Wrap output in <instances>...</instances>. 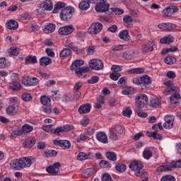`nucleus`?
I'll return each instance as SVG.
<instances>
[{"label":"nucleus","instance_id":"1","mask_svg":"<svg viewBox=\"0 0 181 181\" xmlns=\"http://www.w3.org/2000/svg\"><path fill=\"white\" fill-rule=\"evenodd\" d=\"M90 4H95V11L98 13L108 12L110 4L107 3V0H81L78 4L81 11H87L90 8Z\"/></svg>","mask_w":181,"mask_h":181},{"label":"nucleus","instance_id":"2","mask_svg":"<svg viewBox=\"0 0 181 181\" xmlns=\"http://www.w3.org/2000/svg\"><path fill=\"white\" fill-rule=\"evenodd\" d=\"M84 64V61L81 59H77L74 61V62L71 66V70H75L76 74L78 76V77H81L83 74H86V73H88L90 71V67L88 66H82Z\"/></svg>","mask_w":181,"mask_h":181},{"label":"nucleus","instance_id":"3","mask_svg":"<svg viewBox=\"0 0 181 181\" xmlns=\"http://www.w3.org/2000/svg\"><path fill=\"white\" fill-rule=\"evenodd\" d=\"M148 96L145 94H139L136 96V107L135 110H142L148 107Z\"/></svg>","mask_w":181,"mask_h":181},{"label":"nucleus","instance_id":"4","mask_svg":"<svg viewBox=\"0 0 181 181\" xmlns=\"http://www.w3.org/2000/svg\"><path fill=\"white\" fill-rule=\"evenodd\" d=\"M74 13V8L72 6H68L66 8H62L59 14V18L61 21L65 22H69L71 18H73V14Z\"/></svg>","mask_w":181,"mask_h":181},{"label":"nucleus","instance_id":"5","mask_svg":"<svg viewBox=\"0 0 181 181\" xmlns=\"http://www.w3.org/2000/svg\"><path fill=\"white\" fill-rule=\"evenodd\" d=\"M181 168V160L175 161L173 160L170 163V165H165L159 166L157 168L158 172H170L173 169Z\"/></svg>","mask_w":181,"mask_h":181},{"label":"nucleus","instance_id":"6","mask_svg":"<svg viewBox=\"0 0 181 181\" xmlns=\"http://www.w3.org/2000/svg\"><path fill=\"white\" fill-rule=\"evenodd\" d=\"M32 131H33V127L28 124H25L23 125L21 128H18L16 130H14L13 134L17 136H22V138H25V136H26V135L30 132H32Z\"/></svg>","mask_w":181,"mask_h":181},{"label":"nucleus","instance_id":"7","mask_svg":"<svg viewBox=\"0 0 181 181\" xmlns=\"http://www.w3.org/2000/svg\"><path fill=\"white\" fill-rule=\"evenodd\" d=\"M40 103L42 104V110L45 114H52V101L47 96H41Z\"/></svg>","mask_w":181,"mask_h":181},{"label":"nucleus","instance_id":"8","mask_svg":"<svg viewBox=\"0 0 181 181\" xmlns=\"http://www.w3.org/2000/svg\"><path fill=\"white\" fill-rule=\"evenodd\" d=\"M89 66L92 70H103L104 69V63L101 59H91L89 62Z\"/></svg>","mask_w":181,"mask_h":181},{"label":"nucleus","instance_id":"9","mask_svg":"<svg viewBox=\"0 0 181 181\" xmlns=\"http://www.w3.org/2000/svg\"><path fill=\"white\" fill-rule=\"evenodd\" d=\"M103 30V25L100 23H93L88 30L90 35H98Z\"/></svg>","mask_w":181,"mask_h":181},{"label":"nucleus","instance_id":"10","mask_svg":"<svg viewBox=\"0 0 181 181\" xmlns=\"http://www.w3.org/2000/svg\"><path fill=\"white\" fill-rule=\"evenodd\" d=\"M168 94L171 95L170 98L171 104H177V101L181 100L180 94H179V88H175L173 90L168 92Z\"/></svg>","mask_w":181,"mask_h":181},{"label":"nucleus","instance_id":"11","mask_svg":"<svg viewBox=\"0 0 181 181\" xmlns=\"http://www.w3.org/2000/svg\"><path fill=\"white\" fill-rule=\"evenodd\" d=\"M177 25L172 23H160L158 25V29L164 30L165 32H172V30L176 29Z\"/></svg>","mask_w":181,"mask_h":181},{"label":"nucleus","instance_id":"12","mask_svg":"<svg viewBox=\"0 0 181 181\" xmlns=\"http://www.w3.org/2000/svg\"><path fill=\"white\" fill-rule=\"evenodd\" d=\"M60 163H54L52 165H49L46 168V171L49 173V175H52V176L57 175L59 173V168H60Z\"/></svg>","mask_w":181,"mask_h":181},{"label":"nucleus","instance_id":"13","mask_svg":"<svg viewBox=\"0 0 181 181\" xmlns=\"http://www.w3.org/2000/svg\"><path fill=\"white\" fill-rule=\"evenodd\" d=\"M10 166L14 170H22V169H24L23 163L22 162L21 158L12 160L10 162Z\"/></svg>","mask_w":181,"mask_h":181},{"label":"nucleus","instance_id":"14","mask_svg":"<svg viewBox=\"0 0 181 181\" xmlns=\"http://www.w3.org/2000/svg\"><path fill=\"white\" fill-rule=\"evenodd\" d=\"M164 85L167 86V88L163 91L165 95H168L169 93L173 91L176 88H178L177 86H173V82L172 81H165Z\"/></svg>","mask_w":181,"mask_h":181},{"label":"nucleus","instance_id":"15","mask_svg":"<svg viewBox=\"0 0 181 181\" xmlns=\"http://www.w3.org/2000/svg\"><path fill=\"white\" fill-rule=\"evenodd\" d=\"M73 32H74V27H73V25H66L60 28L59 30V35L65 36L73 33Z\"/></svg>","mask_w":181,"mask_h":181},{"label":"nucleus","instance_id":"16","mask_svg":"<svg viewBox=\"0 0 181 181\" xmlns=\"http://www.w3.org/2000/svg\"><path fill=\"white\" fill-rule=\"evenodd\" d=\"M53 144L63 148V149H69L71 146V144L67 140H54Z\"/></svg>","mask_w":181,"mask_h":181},{"label":"nucleus","instance_id":"17","mask_svg":"<svg viewBox=\"0 0 181 181\" xmlns=\"http://www.w3.org/2000/svg\"><path fill=\"white\" fill-rule=\"evenodd\" d=\"M129 169L134 172H139L141 169L144 168V165L139 163L138 160L132 161L129 165Z\"/></svg>","mask_w":181,"mask_h":181},{"label":"nucleus","instance_id":"18","mask_svg":"<svg viewBox=\"0 0 181 181\" xmlns=\"http://www.w3.org/2000/svg\"><path fill=\"white\" fill-rule=\"evenodd\" d=\"M39 8L44 9V11H52L53 9V3L52 0H45V1L40 4Z\"/></svg>","mask_w":181,"mask_h":181},{"label":"nucleus","instance_id":"19","mask_svg":"<svg viewBox=\"0 0 181 181\" xmlns=\"http://www.w3.org/2000/svg\"><path fill=\"white\" fill-rule=\"evenodd\" d=\"M96 139L102 144H108V137L104 132H98L96 134Z\"/></svg>","mask_w":181,"mask_h":181},{"label":"nucleus","instance_id":"20","mask_svg":"<svg viewBox=\"0 0 181 181\" xmlns=\"http://www.w3.org/2000/svg\"><path fill=\"white\" fill-rule=\"evenodd\" d=\"M6 28L9 30H16L19 28V24L15 20H9L6 23Z\"/></svg>","mask_w":181,"mask_h":181},{"label":"nucleus","instance_id":"21","mask_svg":"<svg viewBox=\"0 0 181 181\" xmlns=\"http://www.w3.org/2000/svg\"><path fill=\"white\" fill-rule=\"evenodd\" d=\"M35 144H36V139L35 137H29L25 140L23 146V148H32L35 146Z\"/></svg>","mask_w":181,"mask_h":181},{"label":"nucleus","instance_id":"22","mask_svg":"<svg viewBox=\"0 0 181 181\" xmlns=\"http://www.w3.org/2000/svg\"><path fill=\"white\" fill-rule=\"evenodd\" d=\"M79 114H88L91 111V104L86 103L79 107L78 110Z\"/></svg>","mask_w":181,"mask_h":181},{"label":"nucleus","instance_id":"23","mask_svg":"<svg viewBox=\"0 0 181 181\" xmlns=\"http://www.w3.org/2000/svg\"><path fill=\"white\" fill-rule=\"evenodd\" d=\"M93 158H94L93 153L87 154L84 152H80L77 156L78 160H86L87 159H93Z\"/></svg>","mask_w":181,"mask_h":181},{"label":"nucleus","instance_id":"24","mask_svg":"<svg viewBox=\"0 0 181 181\" xmlns=\"http://www.w3.org/2000/svg\"><path fill=\"white\" fill-rule=\"evenodd\" d=\"M119 37L124 42H129L131 39V36L129 35V32L128 30H123L120 31L119 33Z\"/></svg>","mask_w":181,"mask_h":181},{"label":"nucleus","instance_id":"25","mask_svg":"<svg viewBox=\"0 0 181 181\" xmlns=\"http://www.w3.org/2000/svg\"><path fill=\"white\" fill-rule=\"evenodd\" d=\"M96 172L97 170L94 168H87L82 172V176L85 177V179H88L90 176H93Z\"/></svg>","mask_w":181,"mask_h":181},{"label":"nucleus","instance_id":"26","mask_svg":"<svg viewBox=\"0 0 181 181\" xmlns=\"http://www.w3.org/2000/svg\"><path fill=\"white\" fill-rule=\"evenodd\" d=\"M173 42H175V37H173L172 35H168L160 40L161 45H170V43H173Z\"/></svg>","mask_w":181,"mask_h":181},{"label":"nucleus","instance_id":"27","mask_svg":"<svg viewBox=\"0 0 181 181\" xmlns=\"http://www.w3.org/2000/svg\"><path fill=\"white\" fill-rule=\"evenodd\" d=\"M136 54L134 50H127L123 53L122 56L126 60H132V59H135Z\"/></svg>","mask_w":181,"mask_h":181},{"label":"nucleus","instance_id":"28","mask_svg":"<svg viewBox=\"0 0 181 181\" xmlns=\"http://www.w3.org/2000/svg\"><path fill=\"white\" fill-rule=\"evenodd\" d=\"M56 30V25L53 23H49L47 25H45V28L43 29L44 33H53V32Z\"/></svg>","mask_w":181,"mask_h":181},{"label":"nucleus","instance_id":"29","mask_svg":"<svg viewBox=\"0 0 181 181\" xmlns=\"http://www.w3.org/2000/svg\"><path fill=\"white\" fill-rule=\"evenodd\" d=\"M151 83H152V79L149 76L144 75L141 76V86L143 87H148Z\"/></svg>","mask_w":181,"mask_h":181},{"label":"nucleus","instance_id":"30","mask_svg":"<svg viewBox=\"0 0 181 181\" xmlns=\"http://www.w3.org/2000/svg\"><path fill=\"white\" fill-rule=\"evenodd\" d=\"M115 168L119 173H124L127 170V165L123 163H117Z\"/></svg>","mask_w":181,"mask_h":181},{"label":"nucleus","instance_id":"31","mask_svg":"<svg viewBox=\"0 0 181 181\" xmlns=\"http://www.w3.org/2000/svg\"><path fill=\"white\" fill-rule=\"evenodd\" d=\"M21 162L23 163V167L30 168L32 166V158L29 157H23L21 158Z\"/></svg>","mask_w":181,"mask_h":181},{"label":"nucleus","instance_id":"32","mask_svg":"<svg viewBox=\"0 0 181 181\" xmlns=\"http://www.w3.org/2000/svg\"><path fill=\"white\" fill-rule=\"evenodd\" d=\"M40 66L46 67L47 66H49V64H52V59L47 57H42L40 59Z\"/></svg>","mask_w":181,"mask_h":181},{"label":"nucleus","instance_id":"33","mask_svg":"<svg viewBox=\"0 0 181 181\" xmlns=\"http://www.w3.org/2000/svg\"><path fill=\"white\" fill-rule=\"evenodd\" d=\"M25 64H36L37 63V58L36 56L29 55L25 59Z\"/></svg>","mask_w":181,"mask_h":181},{"label":"nucleus","instance_id":"34","mask_svg":"<svg viewBox=\"0 0 181 181\" xmlns=\"http://www.w3.org/2000/svg\"><path fill=\"white\" fill-rule=\"evenodd\" d=\"M136 176L137 177H141L142 181H149L148 178V173L146 171H138L136 173Z\"/></svg>","mask_w":181,"mask_h":181},{"label":"nucleus","instance_id":"35","mask_svg":"<svg viewBox=\"0 0 181 181\" xmlns=\"http://www.w3.org/2000/svg\"><path fill=\"white\" fill-rule=\"evenodd\" d=\"M64 8H66V4L59 1L57 4H55L52 12L53 13H57L59 11H60V9H64Z\"/></svg>","mask_w":181,"mask_h":181},{"label":"nucleus","instance_id":"36","mask_svg":"<svg viewBox=\"0 0 181 181\" xmlns=\"http://www.w3.org/2000/svg\"><path fill=\"white\" fill-rule=\"evenodd\" d=\"M71 54V50L69 48H65L60 52L59 57L65 59V57H69Z\"/></svg>","mask_w":181,"mask_h":181},{"label":"nucleus","instance_id":"37","mask_svg":"<svg viewBox=\"0 0 181 181\" xmlns=\"http://www.w3.org/2000/svg\"><path fill=\"white\" fill-rule=\"evenodd\" d=\"M9 88L13 91H18V90L21 89V84L16 81H13L9 83Z\"/></svg>","mask_w":181,"mask_h":181},{"label":"nucleus","instance_id":"38","mask_svg":"<svg viewBox=\"0 0 181 181\" xmlns=\"http://www.w3.org/2000/svg\"><path fill=\"white\" fill-rule=\"evenodd\" d=\"M162 103V100H160L159 98H153L151 100L150 105L153 108H158L159 105H160Z\"/></svg>","mask_w":181,"mask_h":181},{"label":"nucleus","instance_id":"39","mask_svg":"<svg viewBox=\"0 0 181 181\" xmlns=\"http://www.w3.org/2000/svg\"><path fill=\"white\" fill-rule=\"evenodd\" d=\"M67 49H71L73 52H77V47L74 46L73 42L70 40H66L64 45Z\"/></svg>","mask_w":181,"mask_h":181},{"label":"nucleus","instance_id":"40","mask_svg":"<svg viewBox=\"0 0 181 181\" xmlns=\"http://www.w3.org/2000/svg\"><path fill=\"white\" fill-rule=\"evenodd\" d=\"M149 52H153V45H152L151 42L147 43L143 47V53H149Z\"/></svg>","mask_w":181,"mask_h":181},{"label":"nucleus","instance_id":"41","mask_svg":"<svg viewBox=\"0 0 181 181\" xmlns=\"http://www.w3.org/2000/svg\"><path fill=\"white\" fill-rule=\"evenodd\" d=\"M6 114H8V115L13 116L18 114V111L14 106L11 105L6 108Z\"/></svg>","mask_w":181,"mask_h":181},{"label":"nucleus","instance_id":"42","mask_svg":"<svg viewBox=\"0 0 181 181\" xmlns=\"http://www.w3.org/2000/svg\"><path fill=\"white\" fill-rule=\"evenodd\" d=\"M105 155L108 160H111L112 162H115V160H117V154H115V153L112 151H108Z\"/></svg>","mask_w":181,"mask_h":181},{"label":"nucleus","instance_id":"43","mask_svg":"<svg viewBox=\"0 0 181 181\" xmlns=\"http://www.w3.org/2000/svg\"><path fill=\"white\" fill-rule=\"evenodd\" d=\"M45 155L46 158H54L57 156V152L56 150H46L45 151Z\"/></svg>","mask_w":181,"mask_h":181},{"label":"nucleus","instance_id":"44","mask_svg":"<svg viewBox=\"0 0 181 181\" xmlns=\"http://www.w3.org/2000/svg\"><path fill=\"white\" fill-rule=\"evenodd\" d=\"M165 121V122L163 124V127L165 129H170L171 128H173V122L172 119L167 117Z\"/></svg>","mask_w":181,"mask_h":181},{"label":"nucleus","instance_id":"45","mask_svg":"<svg viewBox=\"0 0 181 181\" xmlns=\"http://www.w3.org/2000/svg\"><path fill=\"white\" fill-rule=\"evenodd\" d=\"M109 13H114L115 15H122L124 13V11L122 9H119L118 8H108Z\"/></svg>","mask_w":181,"mask_h":181},{"label":"nucleus","instance_id":"46","mask_svg":"<svg viewBox=\"0 0 181 181\" xmlns=\"http://www.w3.org/2000/svg\"><path fill=\"white\" fill-rule=\"evenodd\" d=\"M153 155V154L152 153V151L151 150H148L146 148L143 151V157L144 158V159H146V160H149V159L152 158Z\"/></svg>","mask_w":181,"mask_h":181},{"label":"nucleus","instance_id":"47","mask_svg":"<svg viewBox=\"0 0 181 181\" xmlns=\"http://www.w3.org/2000/svg\"><path fill=\"white\" fill-rule=\"evenodd\" d=\"M164 62H165V63H166V64H175V63H176L177 60H176V58H175L172 56H168V57H165Z\"/></svg>","mask_w":181,"mask_h":181},{"label":"nucleus","instance_id":"48","mask_svg":"<svg viewBox=\"0 0 181 181\" xmlns=\"http://www.w3.org/2000/svg\"><path fill=\"white\" fill-rule=\"evenodd\" d=\"M135 93V88L132 87H129L127 90H124L122 91V94L124 95H132V94Z\"/></svg>","mask_w":181,"mask_h":181},{"label":"nucleus","instance_id":"49","mask_svg":"<svg viewBox=\"0 0 181 181\" xmlns=\"http://www.w3.org/2000/svg\"><path fill=\"white\" fill-rule=\"evenodd\" d=\"M121 74L118 72H112L110 74V78H111V80H113L114 81H117V80H119Z\"/></svg>","mask_w":181,"mask_h":181},{"label":"nucleus","instance_id":"50","mask_svg":"<svg viewBox=\"0 0 181 181\" xmlns=\"http://www.w3.org/2000/svg\"><path fill=\"white\" fill-rule=\"evenodd\" d=\"M117 84H119L122 88H127V78L125 77H122L119 79Z\"/></svg>","mask_w":181,"mask_h":181},{"label":"nucleus","instance_id":"51","mask_svg":"<svg viewBox=\"0 0 181 181\" xmlns=\"http://www.w3.org/2000/svg\"><path fill=\"white\" fill-rule=\"evenodd\" d=\"M129 74H141L144 73L143 68H135L129 71Z\"/></svg>","mask_w":181,"mask_h":181},{"label":"nucleus","instance_id":"52","mask_svg":"<svg viewBox=\"0 0 181 181\" xmlns=\"http://www.w3.org/2000/svg\"><path fill=\"white\" fill-rule=\"evenodd\" d=\"M22 83L26 87H30V78L28 76H25L23 77Z\"/></svg>","mask_w":181,"mask_h":181},{"label":"nucleus","instance_id":"53","mask_svg":"<svg viewBox=\"0 0 181 181\" xmlns=\"http://www.w3.org/2000/svg\"><path fill=\"white\" fill-rule=\"evenodd\" d=\"M8 52L11 56H18V54H19V51L18 50V48H16L15 47H11L8 49Z\"/></svg>","mask_w":181,"mask_h":181},{"label":"nucleus","instance_id":"54","mask_svg":"<svg viewBox=\"0 0 181 181\" xmlns=\"http://www.w3.org/2000/svg\"><path fill=\"white\" fill-rule=\"evenodd\" d=\"M102 181H112V177L108 173H104L101 176Z\"/></svg>","mask_w":181,"mask_h":181},{"label":"nucleus","instance_id":"55","mask_svg":"<svg viewBox=\"0 0 181 181\" xmlns=\"http://www.w3.org/2000/svg\"><path fill=\"white\" fill-rule=\"evenodd\" d=\"M163 13L164 15V16L165 18H168L169 16H170L172 14V10L170 9V6H168L166 7L163 11Z\"/></svg>","mask_w":181,"mask_h":181},{"label":"nucleus","instance_id":"56","mask_svg":"<svg viewBox=\"0 0 181 181\" xmlns=\"http://www.w3.org/2000/svg\"><path fill=\"white\" fill-rule=\"evenodd\" d=\"M99 165L100 168H111V163L105 160H100Z\"/></svg>","mask_w":181,"mask_h":181},{"label":"nucleus","instance_id":"57","mask_svg":"<svg viewBox=\"0 0 181 181\" xmlns=\"http://www.w3.org/2000/svg\"><path fill=\"white\" fill-rule=\"evenodd\" d=\"M100 80V78L97 76H92L88 81V84H96V83H98Z\"/></svg>","mask_w":181,"mask_h":181},{"label":"nucleus","instance_id":"58","mask_svg":"<svg viewBox=\"0 0 181 181\" xmlns=\"http://www.w3.org/2000/svg\"><path fill=\"white\" fill-rule=\"evenodd\" d=\"M109 138L113 141H117L118 139V135L116 134L114 130L110 129L109 133Z\"/></svg>","mask_w":181,"mask_h":181},{"label":"nucleus","instance_id":"59","mask_svg":"<svg viewBox=\"0 0 181 181\" xmlns=\"http://www.w3.org/2000/svg\"><path fill=\"white\" fill-rule=\"evenodd\" d=\"M122 114L124 117H127V118H129L131 117V114H132V110H131V108L127 107L122 111Z\"/></svg>","mask_w":181,"mask_h":181},{"label":"nucleus","instance_id":"60","mask_svg":"<svg viewBox=\"0 0 181 181\" xmlns=\"http://www.w3.org/2000/svg\"><path fill=\"white\" fill-rule=\"evenodd\" d=\"M6 67H8L6 59L4 57L0 58V69H6Z\"/></svg>","mask_w":181,"mask_h":181},{"label":"nucleus","instance_id":"61","mask_svg":"<svg viewBox=\"0 0 181 181\" xmlns=\"http://www.w3.org/2000/svg\"><path fill=\"white\" fill-rule=\"evenodd\" d=\"M161 181H176L173 175H165L161 178Z\"/></svg>","mask_w":181,"mask_h":181},{"label":"nucleus","instance_id":"62","mask_svg":"<svg viewBox=\"0 0 181 181\" xmlns=\"http://www.w3.org/2000/svg\"><path fill=\"white\" fill-rule=\"evenodd\" d=\"M22 100H23V101H32V95L29 93H24L22 95Z\"/></svg>","mask_w":181,"mask_h":181},{"label":"nucleus","instance_id":"63","mask_svg":"<svg viewBox=\"0 0 181 181\" xmlns=\"http://www.w3.org/2000/svg\"><path fill=\"white\" fill-rule=\"evenodd\" d=\"M30 86H37V84H39V78L36 77L30 78Z\"/></svg>","mask_w":181,"mask_h":181},{"label":"nucleus","instance_id":"64","mask_svg":"<svg viewBox=\"0 0 181 181\" xmlns=\"http://www.w3.org/2000/svg\"><path fill=\"white\" fill-rule=\"evenodd\" d=\"M45 52L47 53L48 57H54V52L52 48H47L45 49Z\"/></svg>","mask_w":181,"mask_h":181}]
</instances>
